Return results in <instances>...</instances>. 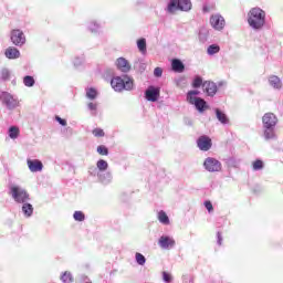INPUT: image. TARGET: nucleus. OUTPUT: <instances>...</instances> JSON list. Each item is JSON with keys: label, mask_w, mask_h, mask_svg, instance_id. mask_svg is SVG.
<instances>
[{"label": "nucleus", "mask_w": 283, "mask_h": 283, "mask_svg": "<svg viewBox=\"0 0 283 283\" xmlns=\"http://www.w3.org/2000/svg\"><path fill=\"white\" fill-rule=\"evenodd\" d=\"M262 129L264 140H277V116L273 113H265L262 117Z\"/></svg>", "instance_id": "f257e3e1"}, {"label": "nucleus", "mask_w": 283, "mask_h": 283, "mask_svg": "<svg viewBox=\"0 0 283 283\" xmlns=\"http://www.w3.org/2000/svg\"><path fill=\"white\" fill-rule=\"evenodd\" d=\"M248 24L252 30L260 32L266 24V11L260 7H254L248 12Z\"/></svg>", "instance_id": "f03ea898"}, {"label": "nucleus", "mask_w": 283, "mask_h": 283, "mask_svg": "<svg viewBox=\"0 0 283 283\" xmlns=\"http://www.w3.org/2000/svg\"><path fill=\"white\" fill-rule=\"evenodd\" d=\"M9 196L17 205H23L24 202H30V193L23 187L19 185L9 186Z\"/></svg>", "instance_id": "7ed1b4c3"}, {"label": "nucleus", "mask_w": 283, "mask_h": 283, "mask_svg": "<svg viewBox=\"0 0 283 283\" xmlns=\"http://www.w3.org/2000/svg\"><path fill=\"white\" fill-rule=\"evenodd\" d=\"M111 85L115 92H123V90L130 92V90H134V80L127 76L124 78L116 76L111 80Z\"/></svg>", "instance_id": "20e7f679"}, {"label": "nucleus", "mask_w": 283, "mask_h": 283, "mask_svg": "<svg viewBox=\"0 0 283 283\" xmlns=\"http://www.w3.org/2000/svg\"><path fill=\"white\" fill-rule=\"evenodd\" d=\"M176 10L189 12V10H191V0H169L166 11L169 14H174Z\"/></svg>", "instance_id": "39448f33"}, {"label": "nucleus", "mask_w": 283, "mask_h": 283, "mask_svg": "<svg viewBox=\"0 0 283 283\" xmlns=\"http://www.w3.org/2000/svg\"><path fill=\"white\" fill-rule=\"evenodd\" d=\"M200 94V91H189L187 94V101L190 105H195L196 109L200 113L207 109V102L201 97H196Z\"/></svg>", "instance_id": "423d86ee"}, {"label": "nucleus", "mask_w": 283, "mask_h": 283, "mask_svg": "<svg viewBox=\"0 0 283 283\" xmlns=\"http://www.w3.org/2000/svg\"><path fill=\"white\" fill-rule=\"evenodd\" d=\"M203 167L206 171H210L211 174L222 171V163L213 157L206 158L203 161Z\"/></svg>", "instance_id": "0eeeda50"}, {"label": "nucleus", "mask_w": 283, "mask_h": 283, "mask_svg": "<svg viewBox=\"0 0 283 283\" xmlns=\"http://www.w3.org/2000/svg\"><path fill=\"white\" fill-rule=\"evenodd\" d=\"M0 98L3 105H6L7 109H15V107H19V99L8 92H2Z\"/></svg>", "instance_id": "6e6552de"}, {"label": "nucleus", "mask_w": 283, "mask_h": 283, "mask_svg": "<svg viewBox=\"0 0 283 283\" xmlns=\"http://www.w3.org/2000/svg\"><path fill=\"white\" fill-rule=\"evenodd\" d=\"M158 244L160 249L171 251V249L176 247V239H174L171 235L163 234L158 240Z\"/></svg>", "instance_id": "1a4fd4ad"}, {"label": "nucleus", "mask_w": 283, "mask_h": 283, "mask_svg": "<svg viewBox=\"0 0 283 283\" xmlns=\"http://www.w3.org/2000/svg\"><path fill=\"white\" fill-rule=\"evenodd\" d=\"M11 42L13 45H17V48H23V45H25V33L19 29L12 30Z\"/></svg>", "instance_id": "9d476101"}, {"label": "nucleus", "mask_w": 283, "mask_h": 283, "mask_svg": "<svg viewBox=\"0 0 283 283\" xmlns=\"http://www.w3.org/2000/svg\"><path fill=\"white\" fill-rule=\"evenodd\" d=\"M145 98L150 103H156L160 98V87L150 85L145 91Z\"/></svg>", "instance_id": "9b49d317"}, {"label": "nucleus", "mask_w": 283, "mask_h": 283, "mask_svg": "<svg viewBox=\"0 0 283 283\" xmlns=\"http://www.w3.org/2000/svg\"><path fill=\"white\" fill-rule=\"evenodd\" d=\"M210 24L213 30H218L220 32L221 30H224V18L220 13H216L210 17Z\"/></svg>", "instance_id": "f8f14e48"}, {"label": "nucleus", "mask_w": 283, "mask_h": 283, "mask_svg": "<svg viewBox=\"0 0 283 283\" xmlns=\"http://www.w3.org/2000/svg\"><path fill=\"white\" fill-rule=\"evenodd\" d=\"M211 145V138L207 135H202L197 139V147H199L201 151H209Z\"/></svg>", "instance_id": "ddd939ff"}, {"label": "nucleus", "mask_w": 283, "mask_h": 283, "mask_svg": "<svg viewBox=\"0 0 283 283\" xmlns=\"http://www.w3.org/2000/svg\"><path fill=\"white\" fill-rule=\"evenodd\" d=\"M27 165L32 174L43 171V161L39 159H28Z\"/></svg>", "instance_id": "4468645a"}, {"label": "nucleus", "mask_w": 283, "mask_h": 283, "mask_svg": "<svg viewBox=\"0 0 283 283\" xmlns=\"http://www.w3.org/2000/svg\"><path fill=\"white\" fill-rule=\"evenodd\" d=\"M202 87L208 96L213 97L214 94H218V85L214 82L206 81L203 82Z\"/></svg>", "instance_id": "2eb2a0df"}, {"label": "nucleus", "mask_w": 283, "mask_h": 283, "mask_svg": "<svg viewBox=\"0 0 283 283\" xmlns=\"http://www.w3.org/2000/svg\"><path fill=\"white\" fill-rule=\"evenodd\" d=\"M268 83L270 87H273V90L280 91L283 87L282 78H280V76L277 75H270L268 78Z\"/></svg>", "instance_id": "dca6fc26"}, {"label": "nucleus", "mask_w": 283, "mask_h": 283, "mask_svg": "<svg viewBox=\"0 0 283 283\" xmlns=\"http://www.w3.org/2000/svg\"><path fill=\"white\" fill-rule=\"evenodd\" d=\"M117 70H120V72L127 73L129 70H132V64H129V61L125 57H118L116 61Z\"/></svg>", "instance_id": "f3484780"}, {"label": "nucleus", "mask_w": 283, "mask_h": 283, "mask_svg": "<svg viewBox=\"0 0 283 283\" xmlns=\"http://www.w3.org/2000/svg\"><path fill=\"white\" fill-rule=\"evenodd\" d=\"M4 56L9 60L20 59L21 51L14 46H9L4 51Z\"/></svg>", "instance_id": "a211bd4d"}, {"label": "nucleus", "mask_w": 283, "mask_h": 283, "mask_svg": "<svg viewBox=\"0 0 283 283\" xmlns=\"http://www.w3.org/2000/svg\"><path fill=\"white\" fill-rule=\"evenodd\" d=\"M21 211H22L24 218H32V216L34 213V206H32V203H30V201H25L24 203H22Z\"/></svg>", "instance_id": "6ab92c4d"}, {"label": "nucleus", "mask_w": 283, "mask_h": 283, "mask_svg": "<svg viewBox=\"0 0 283 283\" xmlns=\"http://www.w3.org/2000/svg\"><path fill=\"white\" fill-rule=\"evenodd\" d=\"M157 219L160 222V224H164L165 227H169V224H171L169 216H167V212H165V210L158 211Z\"/></svg>", "instance_id": "aec40b11"}, {"label": "nucleus", "mask_w": 283, "mask_h": 283, "mask_svg": "<svg viewBox=\"0 0 283 283\" xmlns=\"http://www.w3.org/2000/svg\"><path fill=\"white\" fill-rule=\"evenodd\" d=\"M172 72H178L179 74L185 72V64L179 59H174L171 61Z\"/></svg>", "instance_id": "412c9836"}, {"label": "nucleus", "mask_w": 283, "mask_h": 283, "mask_svg": "<svg viewBox=\"0 0 283 283\" xmlns=\"http://www.w3.org/2000/svg\"><path fill=\"white\" fill-rule=\"evenodd\" d=\"M216 117L221 125H229V117L220 108H216Z\"/></svg>", "instance_id": "4be33fe9"}, {"label": "nucleus", "mask_w": 283, "mask_h": 283, "mask_svg": "<svg viewBox=\"0 0 283 283\" xmlns=\"http://www.w3.org/2000/svg\"><path fill=\"white\" fill-rule=\"evenodd\" d=\"M98 180L103 182V185H109V182H112V172L105 170L99 172L98 175Z\"/></svg>", "instance_id": "5701e85b"}, {"label": "nucleus", "mask_w": 283, "mask_h": 283, "mask_svg": "<svg viewBox=\"0 0 283 283\" xmlns=\"http://www.w3.org/2000/svg\"><path fill=\"white\" fill-rule=\"evenodd\" d=\"M88 32H92V34H98L101 32V24L96 21H91L87 24Z\"/></svg>", "instance_id": "b1692460"}, {"label": "nucleus", "mask_w": 283, "mask_h": 283, "mask_svg": "<svg viewBox=\"0 0 283 283\" xmlns=\"http://www.w3.org/2000/svg\"><path fill=\"white\" fill-rule=\"evenodd\" d=\"M199 41L200 43H207V41H209V29L201 28L199 30Z\"/></svg>", "instance_id": "393cba45"}, {"label": "nucleus", "mask_w": 283, "mask_h": 283, "mask_svg": "<svg viewBox=\"0 0 283 283\" xmlns=\"http://www.w3.org/2000/svg\"><path fill=\"white\" fill-rule=\"evenodd\" d=\"M19 134H20L19 127H17V126L9 127V129H8L9 138H11L12 140H17V138H19Z\"/></svg>", "instance_id": "a878e982"}, {"label": "nucleus", "mask_w": 283, "mask_h": 283, "mask_svg": "<svg viewBox=\"0 0 283 283\" xmlns=\"http://www.w3.org/2000/svg\"><path fill=\"white\" fill-rule=\"evenodd\" d=\"M137 48L142 54H147V40L145 38L137 40Z\"/></svg>", "instance_id": "bb28decb"}, {"label": "nucleus", "mask_w": 283, "mask_h": 283, "mask_svg": "<svg viewBox=\"0 0 283 283\" xmlns=\"http://www.w3.org/2000/svg\"><path fill=\"white\" fill-rule=\"evenodd\" d=\"M97 97H98V91H96V88L94 87L86 88V98H88V101H96Z\"/></svg>", "instance_id": "cd10ccee"}, {"label": "nucleus", "mask_w": 283, "mask_h": 283, "mask_svg": "<svg viewBox=\"0 0 283 283\" xmlns=\"http://www.w3.org/2000/svg\"><path fill=\"white\" fill-rule=\"evenodd\" d=\"M96 167L99 172L107 171L109 169V164L105 159H99L96 163Z\"/></svg>", "instance_id": "c85d7f7f"}, {"label": "nucleus", "mask_w": 283, "mask_h": 283, "mask_svg": "<svg viewBox=\"0 0 283 283\" xmlns=\"http://www.w3.org/2000/svg\"><path fill=\"white\" fill-rule=\"evenodd\" d=\"M36 81L34 80V76L32 75H25L23 77V84L25 87H34Z\"/></svg>", "instance_id": "c756f323"}, {"label": "nucleus", "mask_w": 283, "mask_h": 283, "mask_svg": "<svg viewBox=\"0 0 283 283\" xmlns=\"http://www.w3.org/2000/svg\"><path fill=\"white\" fill-rule=\"evenodd\" d=\"M87 109L91 112V116L98 115V103L90 102L87 104Z\"/></svg>", "instance_id": "7c9ffc66"}, {"label": "nucleus", "mask_w": 283, "mask_h": 283, "mask_svg": "<svg viewBox=\"0 0 283 283\" xmlns=\"http://www.w3.org/2000/svg\"><path fill=\"white\" fill-rule=\"evenodd\" d=\"M207 52L209 56H213V54H218V52H220V45L211 44L208 46Z\"/></svg>", "instance_id": "2f4dec72"}, {"label": "nucleus", "mask_w": 283, "mask_h": 283, "mask_svg": "<svg viewBox=\"0 0 283 283\" xmlns=\"http://www.w3.org/2000/svg\"><path fill=\"white\" fill-rule=\"evenodd\" d=\"M61 281L63 283H72L74 282V276L70 272H64L61 275Z\"/></svg>", "instance_id": "473e14b6"}, {"label": "nucleus", "mask_w": 283, "mask_h": 283, "mask_svg": "<svg viewBox=\"0 0 283 283\" xmlns=\"http://www.w3.org/2000/svg\"><path fill=\"white\" fill-rule=\"evenodd\" d=\"M135 260L139 266H145V263L147 262V259L140 252L135 254Z\"/></svg>", "instance_id": "72a5a7b5"}, {"label": "nucleus", "mask_w": 283, "mask_h": 283, "mask_svg": "<svg viewBox=\"0 0 283 283\" xmlns=\"http://www.w3.org/2000/svg\"><path fill=\"white\" fill-rule=\"evenodd\" d=\"M73 64L75 67H81V65H84L85 64V55L76 56L73 60Z\"/></svg>", "instance_id": "f704fd0d"}, {"label": "nucleus", "mask_w": 283, "mask_h": 283, "mask_svg": "<svg viewBox=\"0 0 283 283\" xmlns=\"http://www.w3.org/2000/svg\"><path fill=\"white\" fill-rule=\"evenodd\" d=\"M10 70L8 69H2L1 72H0V80L6 82V81H10Z\"/></svg>", "instance_id": "c9c22d12"}, {"label": "nucleus", "mask_w": 283, "mask_h": 283, "mask_svg": "<svg viewBox=\"0 0 283 283\" xmlns=\"http://www.w3.org/2000/svg\"><path fill=\"white\" fill-rule=\"evenodd\" d=\"M202 85H205V83H202V77H200V75L195 76L192 81V87H195V90H198V87H202Z\"/></svg>", "instance_id": "e433bc0d"}, {"label": "nucleus", "mask_w": 283, "mask_h": 283, "mask_svg": "<svg viewBox=\"0 0 283 283\" xmlns=\"http://www.w3.org/2000/svg\"><path fill=\"white\" fill-rule=\"evenodd\" d=\"M97 154H99V156H109V149L105 145H99L97 146Z\"/></svg>", "instance_id": "4c0bfd02"}, {"label": "nucleus", "mask_w": 283, "mask_h": 283, "mask_svg": "<svg viewBox=\"0 0 283 283\" xmlns=\"http://www.w3.org/2000/svg\"><path fill=\"white\" fill-rule=\"evenodd\" d=\"M73 218L75 222H83L85 221V213H83V211H75L73 213Z\"/></svg>", "instance_id": "58836bf2"}, {"label": "nucleus", "mask_w": 283, "mask_h": 283, "mask_svg": "<svg viewBox=\"0 0 283 283\" xmlns=\"http://www.w3.org/2000/svg\"><path fill=\"white\" fill-rule=\"evenodd\" d=\"M134 67H135V70H138L140 73H143L147 70V63H145L143 61L136 62Z\"/></svg>", "instance_id": "ea45409f"}, {"label": "nucleus", "mask_w": 283, "mask_h": 283, "mask_svg": "<svg viewBox=\"0 0 283 283\" xmlns=\"http://www.w3.org/2000/svg\"><path fill=\"white\" fill-rule=\"evenodd\" d=\"M99 174L101 172L98 171L96 166L88 167V176H93L94 178H96V177L98 178Z\"/></svg>", "instance_id": "a19ab883"}, {"label": "nucleus", "mask_w": 283, "mask_h": 283, "mask_svg": "<svg viewBox=\"0 0 283 283\" xmlns=\"http://www.w3.org/2000/svg\"><path fill=\"white\" fill-rule=\"evenodd\" d=\"M254 171H260V169H264V161L258 159L253 163Z\"/></svg>", "instance_id": "79ce46f5"}, {"label": "nucleus", "mask_w": 283, "mask_h": 283, "mask_svg": "<svg viewBox=\"0 0 283 283\" xmlns=\"http://www.w3.org/2000/svg\"><path fill=\"white\" fill-rule=\"evenodd\" d=\"M92 134L95 136V138H103V136H105V132L102 128L93 129Z\"/></svg>", "instance_id": "37998d69"}, {"label": "nucleus", "mask_w": 283, "mask_h": 283, "mask_svg": "<svg viewBox=\"0 0 283 283\" xmlns=\"http://www.w3.org/2000/svg\"><path fill=\"white\" fill-rule=\"evenodd\" d=\"M163 280L165 283H171L174 277L171 276V274L167 272H163Z\"/></svg>", "instance_id": "c03bdc74"}, {"label": "nucleus", "mask_w": 283, "mask_h": 283, "mask_svg": "<svg viewBox=\"0 0 283 283\" xmlns=\"http://www.w3.org/2000/svg\"><path fill=\"white\" fill-rule=\"evenodd\" d=\"M55 120H56V123H59V125H62V127L67 126V120L64 118H61V116H59V115L55 116Z\"/></svg>", "instance_id": "a18cd8bd"}, {"label": "nucleus", "mask_w": 283, "mask_h": 283, "mask_svg": "<svg viewBox=\"0 0 283 283\" xmlns=\"http://www.w3.org/2000/svg\"><path fill=\"white\" fill-rule=\"evenodd\" d=\"M80 283H92V280H90V276L85 274L80 275Z\"/></svg>", "instance_id": "49530a36"}, {"label": "nucleus", "mask_w": 283, "mask_h": 283, "mask_svg": "<svg viewBox=\"0 0 283 283\" xmlns=\"http://www.w3.org/2000/svg\"><path fill=\"white\" fill-rule=\"evenodd\" d=\"M182 283H193V276L186 274L182 276Z\"/></svg>", "instance_id": "de8ad7c7"}, {"label": "nucleus", "mask_w": 283, "mask_h": 283, "mask_svg": "<svg viewBox=\"0 0 283 283\" xmlns=\"http://www.w3.org/2000/svg\"><path fill=\"white\" fill-rule=\"evenodd\" d=\"M154 76H156L157 78H160V76H163V70L160 67H156L154 70Z\"/></svg>", "instance_id": "09e8293b"}, {"label": "nucleus", "mask_w": 283, "mask_h": 283, "mask_svg": "<svg viewBox=\"0 0 283 283\" xmlns=\"http://www.w3.org/2000/svg\"><path fill=\"white\" fill-rule=\"evenodd\" d=\"M205 207L209 211V213L213 211V203H211V201H205Z\"/></svg>", "instance_id": "8fccbe9b"}, {"label": "nucleus", "mask_w": 283, "mask_h": 283, "mask_svg": "<svg viewBox=\"0 0 283 283\" xmlns=\"http://www.w3.org/2000/svg\"><path fill=\"white\" fill-rule=\"evenodd\" d=\"M217 244L222 247V233L217 232Z\"/></svg>", "instance_id": "3c124183"}, {"label": "nucleus", "mask_w": 283, "mask_h": 283, "mask_svg": "<svg viewBox=\"0 0 283 283\" xmlns=\"http://www.w3.org/2000/svg\"><path fill=\"white\" fill-rule=\"evenodd\" d=\"M66 132H72V128H71V127H67V128H66Z\"/></svg>", "instance_id": "603ef678"}, {"label": "nucleus", "mask_w": 283, "mask_h": 283, "mask_svg": "<svg viewBox=\"0 0 283 283\" xmlns=\"http://www.w3.org/2000/svg\"><path fill=\"white\" fill-rule=\"evenodd\" d=\"M136 3H137V6H140L142 2H140V1H137Z\"/></svg>", "instance_id": "864d4df0"}, {"label": "nucleus", "mask_w": 283, "mask_h": 283, "mask_svg": "<svg viewBox=\"0 0 283 283\" xmlns=\"http://www.w3.org/2000/svg\"><path fill=\"white\" fill-rule=\"evenodd\" d=\"M109 73H111V74H114V71H113V70H109Z\"/></svg>", "instance_id": "5fc2aeb1"}, {"label": "nucleus", "mask_w": 283, "mask_h": 283, "mask_svg": "<svg viewBox=\"0 0 283 283\" xmlns=\"http://www.w3.org/2000/svg\"><path fill=\"white\" fill-rule=\"evenodd\" d=\"M234 167H238V164H235Z\"/></svg>", "instance_id": "6e6d98bb"}]
</instances>
